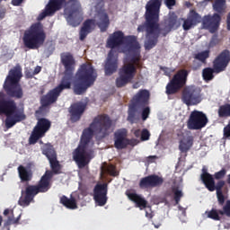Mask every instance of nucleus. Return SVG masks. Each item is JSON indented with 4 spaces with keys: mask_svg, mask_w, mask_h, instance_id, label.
<instances>
[{
    "mask_svg": "<svg viewBox=\"0 0 230 230\" xmlns=\"http://www.w3.org/2000/svg\"><path fill=\"white\" fill-rule=\"evenodd\" d=\"M163 0H149L146 4L145 22L138 25L137 31L143 33L146 31L145 49L147 51L154 49L159 42V37H166L172 30H177L181 23L177 20L175 13L169 15L165 21V25L161 28L159 25V13Z\"/></svg>",
    "mask_w": 230,
    "mask_h": 230,
    "instance_id": "f257e3e1",
    "label": "nucleus"
},
{
    "mask_svg": "<svg viewBox=\"0 0 230 230\" xmlns=\"http://www.w3.org/2000/svg\"><path fill=\"white\" fill-rule=\"evenodd\" d=\"M112 133V120L108 114H100L93 118L89 128L83 130L81 141L77 148L73 152V160L80 170L85 168L93 159L94 151L88 150L87 146L91 143L93 136H97L99 139H104Z\"/></svg>",
    "mask_w": 230,
    "mask_h": 230,
    "instance_id": "f03ea898",
    "label": "nucleus"
},
{
    "mask_svg": "<svg viewBox=\"0 0 230 230\" xmlns=\"http://www.w3.org/2000/svg\"><path fill=\"white\" fill-rule=\"evenodd\" d=\"M60 61L65 69L64 76L54 89L41 97L40 103L42 107H49V105L57 103L62 92L71 89V85H73V75H75L76 67L75 56L71 52H63L60 54Z\"/></svg>",
    "mask_w": 230,
    "mask_h": 230,
    "instance_id": "7ed1b4c3",
    "label": "nucleus"
},
{
    "mask_svg": "<svg viewBox=\"0 0 230 230\" xmlns=\"http://www.w3.org/2000/svg\"><path fill=\"white\" fill-rule=\"evenodd\" d=\"M0 116H5L4 125L6 128L15 127L17 123L26 119V113L23 109L17 107V102L0 92Z\"/></svg>",
    "mask_w": 230,
    "mask_h": 230,
    "instance_id": "20e7f679",
    "label": "nucleus"
},
{
    "mask_svg": "<svg viewBox=\"0 0 230 230\" xmlns=\"http://www.w3.org/2000/svg\"><path fill=\"white\" fill-rule=\"evenodd\" d=\"M51 179H53V172L46 171L37 185L28 184L25 187V190H22L21 191L22 196L18 200L19 206H22V208H28V206L33 202L36 195L49 191V190H51Z\"/></svg>",
    "mask_w": 230,
    "mask_h": 230,
    "instance_id": "39448f33",
    "label": "nucleus"
},
{
    "mask_svg": "<svg viewBox=\"0 0 230 230\" xmlns=\"http://www.w3.org/2000/svg\"><path fill=\"white\" fill-rule=\"evenodd\" d=\"M98 78V73L93 65L84 63L80 66L75 73L76 83L74 84L75 94H84L91 87L94 85V82Z\"/></svg>",
    "mask_w": 230,
    "mask_h": 230,
    "instance_id": "423d86ee",
    "label": "nucleus"
},
{
    "mask_svg": "<svg viewBox=\"0 0 230 230\" xmlns=\"http://www.w3.org/2000/svg\"><path fill=\"white\" fill-rule=\"evenodd\" d=\"M22 78V68L21 66H16L9 70L8 75L4 83V89L10 98H15L16 100H21L24 96L22 92V87L19 82Z\"/></svg>",
    "mask_w": 230,
    "mask_h": 230,
    "instance_id": "0eeeda50",
    "label": "nucleus"
},
{
    "mask_svg": "<svg viewBox=\"0 0 230 230\" xmlns=\"http://www.w3.org/2000/svg\"><path fill=\"white\" fill-rule=\"evenodd\" d=\"M23 45L28 49H39L46 42L44 25L40 22L31 25L23 33Z\"/></svg>",
    "mask_w": 230,
    "mask_h": 230,
    "instance_id": "6e6552de",
    "label": "nucleus"
},
{
    "mask_svg": "<svg viewBox=\"0 0 230 230\" xmlns=\"http://www.w3.org/2000/svg\"><path fill=\"white\" fill-rule=\"evenodd\" d=\"M98 22L94 19H87L83 22V26L79 31V39L80 40H85L87 35L92 33L93 31L96 28H100L102 33H105L107 30H109V26H111V20L109 19V14L105 11H99L97 13Z\"/></svg>",
    "mask_w": 230,
    "mask_h": 230,
    "instance_id": "1a4fd4ad",
    "label": "nucleus"
},
{
    "mask_svg": "<svg viewBox=\"0 0 230 230\" xmlns=\"http://www.w3.org/2000/svg\"><path fill=\"white\" fill-rule=\"evenodd\" d=\"M230 62L229 49H224L213 61V68L206 67L202 71V77L205 82H211L215 78L214 73H222L227 69Z\"/></svg>",
    "mask_w": 230,
    "mask_h": 230,
    "instance_id": "9d476101",
    "label": "nucleus"
},
{
    "mask_svg": "<svg viewBox=\"0 0 230 230\" xmlns=\"http://www.w3.org/2000/svg\"><path fill=\"white\" fill-rule=\"evenodd\" d=\"M150 103V91L146 89L139 90L132 98L131 102L128 106V119L131 123L136 120V116L141 109L148 106Z\"/></svg>",
    "mask_w": 230,
    "mask_h": 230,
    "instance_id": "9b49d317",
    "label": "nucleus"
},
{
    "mask_svg": "<svg viewBox=\"0 0 230 230\" xmlns=\"http://www.w3.org/2000/svg\"><path fill=\"white\" fill-rule=\"evenodd\" d=\"M64 15L70 26H79L84 15L80 0H68L66 3Z\"/></svg>",
    "mask_w": 230,
    "mask_h": 230,
    "instance_id": "f8f14e48",
    "label": "nucleus"
},
{
    "mask_svg": "<svg viewBox=\"0 0 230 230\" xmlns=\"http://www.w3.org/2000/svg\"><path fill=\"white\" fill-rule=\"evenodd\" d=\"M189 75L190 70H178L165 87L166 94H168V96L172 94H177V93L180 92L181 89L186 86Z\"/></svg>",
    "mask_w": 230,
    "mask_h": 230,
    "instance_id": "ddd939ff",
    "label": "nucleus"
},
{
    "mask_svg": "<svg viewBox=\"0 0 230 230\" xmlns=\"http://www.w3.org/2000/svg\"><path fill=\"white\" fill-rule=\"evenodd\" d=\"M51 128V121L46 118L38 119L36 126L33 128L29 137V145H35L39 139L44 137L46 133Z\"/></svg>",
    "mask_w": 230,
    "mask_h": 230,
    "instance_id": "4468645a",
    "label": "nucleus"
},
{
    "mask_svg": "<svg viewBox=\"0 0 230 230\" xmlns=\"http://www.w3.org/2000/svg\"><path fill=\"white\" fill-rule=\"evenodd\" d=\"M137 67L134 64H126L119 71V76L116 79V86L119 88L125 87L127 84H130L136 76Z\"/></svg>",
    "mask_w": 230,
    "mask_h": 230,
    "instance_id": "2eb2a0df",
    "label": "nucleus"
},
{
    "mask_svg": "<svg viewBox=\"0 0 230 230\" xmlns=\"http://www.w3.org/2000/svg\"><path fill=\"white\" fill-rule=\"evenodd\" d=\"M224 186H226V181L219 180L217 183H215V178H213L209 182L205 185L208 191H216L218 206L225 205L226 200H227L226 195L224 194L227 193V188L224 189Z\"/></svg>",
    "mask_w": 230,
    "mask_h": 230,
    "instance_id": "dca6fc26",
    "label": "nucleus"
},
{
    "mask_svg": "<svg viewBox=\"0 0 230 230\" xmlns=\"http://www.w3.org/2000/svg\"><path fill=\"white\" fill-rule=\"evenodd\" d=\"M126 48H128V53H132L133 55L130 59V63L128 64H133L136 67H139V61L141 60L139 49H141V46L137 41V38L136 36H127Z\"/></svg>",
    "mask_w": 230,
    "mask_h": 230,
    "instance_id": "f3484780",
    "label": "nucleus"
},
{
    "mask_svg": "<svg viewBox=\"0 0 230 230\" xmlns=\"http://www.w3.org/2000/svg\"><path fill=\"white\" fill-rule=\"evenodd\" d=\"M206 125H208V117L204 112L197 110L190 112L187 120V128L189 130H201Z\"/></svg>",
    "mask_w": 230,
    "mask_h": 230,
    "instance_id": "a211bd4d",
    "label": "nucleus"
},
{
    "mask_svg": "<svg viewBox=\"0 0 230 230\" xmlns=\"http://www.w3.org/2000/svg\"><path fill=\"white\" fill-rule=\"evenodd\" d=\"M181 100L188 107L199 105L202 102L200 90L195 86L185 87L182 91Z\"/></svg>",
    "mask_w": 230,
    "mask_h": 230,
    "instance_id": "6ab92c4d",
    "label": "nucleus"
},
{
    "mask_svg": "<svg viewBox=\"0 0 230 230\" xmlns=\"http://www.w3.org/2000/svg\"><path fill=\"white\" fill-rule=\"evenodd\" d=\"M164 183V178L157 174H150L142 178L139 181L140 190H148V188H161Z\"/></svg>",
    "mask_w": 230,
    "mask_h": 230,
    "instance_id": "aec40b11",
    "label": "nucleus"
},
{
    "mask_svg": "<svg viewBox=\"0 0 230 230\" xmlns=\"http://www.w3.org/2000/svg\"><path fill=\"white\" fill-rule=\"evenodd\" d=\"M222 21V16L215 13L213 15H205L202 19V26L205 30H208L210 33H215L220 28V22Z\"/></svg>",
    "mask_w": 230,
    "mask_h": 230,
    "instance_id": "412c9836",
    "label": "nucleus"
},
{
    "mask_svg": "<svg viewBox=\"0 0 230 230\" xmlns=\"http://www.w3.org/2000/svg\"><path fill=\"white\" fill-rule=\"evenodd\" d=\"M123 44H127V37L121 31H116L112 34H110L106 46L111 49H116V48H119V46H123Z\"/></svg>",
    "mask_w": 230,
    "mask_h": 230,
    "instance_id": "4be33fe9",
    "label": "nucleus"
},
{
    "mask_svg": "<svg viewBox=\"0 0 230 230\" xmlns=\"http://www.w3.org/2000/svg\"><path fill=\"white\" fill-rule=\"evenodd\" d=\"M86 108L87 105H85V103L82 102L73 103L68 110V112L70 114V121L72 123H76V121H80L82 116H84V112H85Z\"/></svg>",
    "mask_w": 230,
    "mask_h": 230,
    "instance_id": "5701e85b",
    "label": "nucleus"
},
{
    "mask_svg": "<svg viewBox=\"0 0 230 230\" xmlns=\"http://www.w3.org/2000/svg\"><path fill=\"white\" fill-rule=\"evenodd\" d=\"M118 56L114 55V51L110 50L104 65L106 76H111L118 71Z\"/></svg>",
    "mask_w": 230,
    "mask_h": 230,
    "instance_id": "b1692460",
    "label": "nucleus"
},
{
    "mask_svg": "<svg viewBox=\"0 0 230 230\" xmlns=\"http://www.w3.org/2000/svg\"><path fill=\"white\" fill-rule=\"evenodd\" d=\"M93 199L101 207L107 204V183L95 185L93 189Z\"/></svg>",
    "mask_w": 230,
    "mask_h": 230,
    "instance_id": "393cba45",
    "label": "nucleus"
},
{
    "mask_svg": "<svg viewBox=\"0 0 230 230\" xmlns=\"http://www.w3.org/2000/svg\"><path fill=\"white\" fill-rule=\"evenodd\" d=\"M181 21H183L182 28L184 31H188L191 28H195L202 21V17L195 10H191L187 19H181Z\"/></svg>",
    "mask_w": 230,
    "mask_h": 230,
    "instance_id": "a878e982",
    "label": "nucleus"
},
{
    "mask_svg": "<svg viewBox=\"0 0 230 230\" xmlns=\"http://www.w3.org/2000/svg\"><path fill=\"white\" fill-rule=\"evenodd\" d=\"M128 131L125 128L119 129L114 133V146L117 150H123L128 146Z\"/></svg>",
    "mask_w": 230,
    "mask_h": 230,
    "instance_id": "bb28decb",
    "label": "nucleus"
},
{
    "mask_svg": "<svg viewBox=\"0 0 230 230\" xmlns=\"http://www.w3.org/2000/svg\"><path fill=\"white\" fill-rule=\"evenodd\" d=\"M125 195L131 200V202H134L136 204V208H139L140 209H145L146 206H148V201L145 199L141 195L131 192L130 190H126Z\"/></svg>",
    "mask_w": 230,
    "mask_h": 230,
    "instance_id": "cd10ccee",
    "label": "nucleus"
},
{
    "mask_svg": "<svg viewBox=\"0 0 230 230\" xmlns=\"http://www.w3.org/2000/svg\"><path fill=\"white\" fill-rule=\"evenodd\" d=\"M4 217H7V219L4 222V226L2 230H10V226L13 224H19V220H21V215L15 218L13 215V209L5 208L4 210Z\"/></svg>",
    "mask_w": 230,
    "mask_h": 230,
    "instance_id": "c85d7f7f",
    "label": "nucleus"
},
{
    "mask_svg": "<svg viewBox=\"0 0 230 230\" xmlns=\"http://www.w3.org/2000/svg\"><path fill=\"white\" fill-rule=\"evenodd\" d=\"M17 170L21 182H30L33 179V171L29 167L20 165Z\"/></svg>",
    "mask_w": 230,
    "mask_h": 230,
    "instance_id": "c756f323",
    "label": "nucleus"
},
{
    "mask_svg": "<svg viewBox=\"0 0 230 230\" xmlns=\"http://www.w3.org/2000/svg\"><path fill=\"white\" fill-rule=\"evenodd\" d=\"M60 204L66 208V209H78V203L76 202V198L71 196L67 198L66 196L63 195L60 198Z\"/></svg>",
    "mask_w": 230,
    "mask_h": 230,
    "instance_id": "7c9ffc66",
    "label": "nucleus"
},
{
    "mask_svg": "<svg viewBox=\"0 0 230 230\" xmlns=\"http://www.w3.org/2000/svg\"><path fill=\"white\" fill-rule=\"evenodd\" d=\"M66 3H67L66 0H50L47 5L49 13H55V12L62 10L64 4L66 7Z\"/></svg>",
    "mask_w": 230,
    "mask_h": 230,
    "instance_id": "2f4dec72",
    "label": "nucleus"
},
{
    "mask_svg": "<svg viewBox=\"0 0 230 230\" xmlns=\"http://www.w3.org/2000/svg\"><path fill=\"white\" fill-rule=\"evenodd\" d=\"M212 8L216 13L222 15L226 13V10H227V2L226 0H215L212 4Z\"/></svg>",
    "mask_w": 230,
    "mask_h": 230,
    "instance_id": "473e14b6",
    "label": "nucleus"
},
{
    "mask_svg": "<svg viewBox=\"0 0 230 230\" xmlns=\"http://www.w3.org/2000/svg\"><path fill=\"white\" fill-rule=\"evenodd\" d=\"M193 146V137H188L186 140L180 142L179 149L182 154H186Z\"/></svg>",
    "mask_w": 230,
    "mask_h": 230,
    "instance_id": "72a5a7b5",
    "label": "nucleus"
},
{
    "mask_svg": "<svg viewBox=\"0 0 230 230\" xmlns=\"http://www.w3.org/2000/svg\"><path fill=\"white\" fill-rule=\"evenodd\" d=\"M42 154L46 155L49 161L57 159V151H55V147L51 145H46L42 149Z\"/></svg>",
    "mask_w": 230,
    "mask_h": 230,
    "instance_id": "f704fd0d",
    "label": "nucleus"
},
{
    "mask_svg": "<svg viewBox=\"0 0 230 230\" xmlns=\"http://www.w3.org/2000/svg\"><path fill=\"white\" fill-rule=\"evenodd\" d=\"M49 164H50V168L52 171V177H53V173L55 175H58L59 173H62L61 170H62V165H60V162H58V160L57 158H54L52 160H49Z\"/></svg>",
    "mask_w": 230,
    "mask_h": 230,
    "instance_id": "c9c22d12",
    "label": "nucleus"
},
{
    "mask_svg": "<svg viewBox=\"0 0 230 230\" xmlns=\"http://www.w3.org/2000/svg\"><path fill=\"white\" fill-rule=\"evenodd\" d=\"M218 118H229L230 117V104L226 103L219 106L217 110Z\"/></svg>",
    "mask_w": 230,
    "mask_h": 230,
    "instance_id": "e433bc0d",
    "label": "nucleus"
},
{
    "mask_svg": "<svg viewBox=\"0 0 230 230\" xmlns=\"http://www.w3.org/2000/svg\"><path fill=\"white\" fill-rule=\"evenodd\" d=\"M209 50H204L194 54L195 60H199L201 64H206L208 58H209Z\"/></svg>",
    "mask_w": 230,
    "mask_h": 230,
    "instance_id": "4c0bfd02",
    "label": "nucleus"
},
{
    "mask_svg": "<svg viewBox=\"0 0 230 230\" xmlns=\"http://www.w3.org/2000/svg\"><path fill=\"white\" fill-rule=\"evenodd\" d=\"M201 172L202 173L200 174V180L204 186H206L213 179V176L211 173L208 172V168H206V166H203Z\"/></svg>",
    "mask_w": 230,
    "mask_h": 230,
    "instance_id": "58836bf2",
    "label": "nucleus"
},
{
    "mask_svg": "<svg viewBox=\"0 0 230 230\" xmlns=\"http://www.w3.org/2000/svg\"><path fill=\"white\" fill-rule=\"evenodd\" d=\"M206 215L208 218H211V220H216V221L221 220L220 210L217 208H212L209 211H206Z\"/></svg>",
    "mask_w": 230,
    "mask_h": 230,
    "instance_id": "ea45409f",
    "label": "nucleus"
},
{
    "mask_svg": "<svg viewBox=\"0 0 230 230\" xmlns=\"http://www.w3.org/2000/svg\"><path fill=\"white\" fill-rule=\"evenodd\" d=\"M172 191L174 195L175 204L177 205L179 202H181V199H182L184 194L182 193V190L179 189V187H172Z\"/></svg>",
    "mask_w": 230,
    "mask_h": 230,
    "instance_id": "a19ab883",
    "label": "nucleus"
},
{
    "mask_svg": "<svg viewBox=\"0 0 230 230\" xmlns=\"http://www.w3.org/2000/svg\"><path fill=\"white\" fill-rule=\"evenodd\" d=\"M219 215L230 218V199L226 200V204L223 205V209H219Z\"/></svg>",
    "mask_w": 230,
    "mask_h": 230,
    "instance_id": "79ce46f5",
    "label": "nucleus"
},
{
    "mask_svg": "<svg viewBox=\"0 0 230 230\" xmlns=\"http://www.w3.org/2000/svg\"><path fill=\"white\" fill-rule=\"evenodd\" d=\"M226 175H227V170L226 168H222L219 172L214 173L213 179H216V181H222Z\"/></svg>",
    "mask_w": 230,
    "mask_h": 230,
    "instance_id": "37998d69",
    "label": "nucleus"
},
{
    "mask_svg": "<svg viewBox=\"0 0 230 230\" xmlns=\"http://www.w3.org/2000/svg\"><path fill=\"white\" fill-rule=\"evenodd\" d=\"M106 171L111 177H118V175H119V172L116 170V166L114 164L108 165Z\"/></svg>",
    "mask_w": 230,
    "mask_h": 230,
    "instance_id": "c03bdc74",
    "label": "nucleus"
},
{
    "mask_svg": "<svg viewBox=\"0 0 230 230\" xmlns=\"http://www.w3.org/2000/svg\"><path fill=\"white\" fill-rule=\"evenodd\" d=\"M142 110V119L143 121H146L148 119V116H150V107L145 106L144 108H141Z\"/></svg>",
    "mask_w": 230,
    "mask_h": 230,
    "instance_id": "a18cd8bd",
    "label": "nucleus"
},
{
    "mask_svg": "<svg viewBox=\"0 0 230 230\" xmlns=\"http://www.w3.org/2000/svg\"><path fill=\"white\" fill-rule=\"evenodd\" d=\"M150 131L146 128L142 129L141 135H140V140L141 141H148L150 139Z\"/></svg>",
    "mask_w": 230,
    "mask_h": 230,
    "instance_id": "49530a36",
    "label": "nucleus"
},
{
    "mask_svg": "<svg viewBox=\"0 0 230 230\" xmlns=\"http://www.w3.org/2000/svg\"><path fill=\"white\" fill-rule=\"evenodd\" d=\"M164 4L168 10H172L173 6L177 4V0H164Z\"/></svg>",
    "mask_w": 230,
    "mask_h": 230,
    "instance_id": "de8ad7c7",
    "label": "nucleus"
},
{
    "mask_svg": "<svg viewBox=\"0 0 230 230\" xmlns=\"http://www.w3.org/2000/svg\"><path fill=\"white\" fill-rule=\"evenodd\" d=\"M53 14H54V13H49V12H48V6H47L45 12L41 13L39 15V20H40V21H42V19L48 17V15H53Z\"/></svg>",
    "mask_w": 230,
    "mask_h": 230,
    "instance_id": "09e8293b",
    "label": "nucleus"
},
{
    "mask_svg": "<svg viewBox=\"0 0 230 230\" xmlns=\"http://www.w3.org/2000/svg\"><path fill=\"white\" fill-rule=\"evenodd\" d=\"M224 137L230 138V124L224 128Z\"/></svg>",
    "mask_w": 230,
    "mask_h": 230,
    "instance_id": "8fccbe9b",
    "label": "nucleus"
},
{
    "mask_svg": "<svg viewBox=\"0 0 230 230\" xmlns=\"http://www.w3.org/2000/svg\"><path fill=\"white\" fill-rule=\"evenodd\" d=\"M127 143H128V146H136V145H137V143H139V141H137V139H136V138H131V139L128 138Z\"/></svg>",
    "mask_w": 230,
    "mask_h": 230,
    "instance_id": "3c124183",
    "label": "nucleus"
},
{
    "mask_svg": "<svg viewBox=\"0 0 230 230\" xmlns=\"http://www.w3.org/2000/svg\"><path fill=\"white\" fill-rule=\"evenodd\" d=\"M201 66H202V64L197 62L196 60L193 61V64H192L193 71H197L198 69H200Z\"/></svg>",
    "mask_w": 230,
    "mask_h": 230,
    "instance_id": "603ef678",
    "label": "nucleus"
},
{
    "mask_svg": "<svg viewBox=\"0 0 230 230\" xmlns=\"http://www.w3.org/2000/svg\"><path fill=\"white\" fill-rule=\"evenodd\" d=\"M218 44V37L214 35L210 40V46H217Z\"/></svg>",
    "mask_w": 230,
    "mask_h": 230,
    "instance_id": "864d4df0",
    "label": "nucleus"
},
{
    "mask_svg": "<svg viewBox=\"0 0 230 230\" xmlns=\"http://www.w3.org/2000/svg\"><path fill=\"white\" fill-rule=\"evenodd\" d=\"M22 3H24V0H12L11 4H13V6H21Z\"/></svg>",
    "mask_w": 230,
    "mask_h": 230,
    "instance_id": "5fc2aeb1",
    "label": "nucleus"
},
{
    "mask_svg": "<svg viewBox=\"0 0 230 230\" xmlns=\"http://www.w3.org/2000/svg\"><path fill=\"white\" fill-rule=\"evenodd\" d=\"M141 132H142L141 129H136V130H134L133 134H134L135 137H141Z\"/></svg>",
    "mask_w": 230,
    "mask_h": 230,
    "instance_id": "6e6d98bb",
    "label": "nucleus"
},
{
    "mask_svg": "<svg viewBox=\"0 0 230 230\" xmlns=\"http://www.w3.org/2000/svg\"><path fill=\"white\" fill-rule=\"evenodd\" d=\"M41 69L40 66H37L34 70V75H39V72L41 71Z\"/></svg>",
    "mask_w": 230,
    "mask_h": 230,
    "instance_id": "4d7b16f0",
    "label": "nucleus"
},
{
    "mask_svg": "<svg viewBox=\"0 0 230 230\" xmlns=\"http://www.w3.org/2000/svg\"><path fill=\"white\" fill-rule=\"evenodd\" d=\"M146 217L147 218H153L154 217V215L152 213H148L147 211L146 212Z\"/></svg>",
    "mask_w": 230,
    "mask_h": 230,
    "instance_id": "13d9d810",
    "label": "nucleus"
},
{
    "mask_svg": "<svg viewBox=\"0 0 230 230\" xmlns=\"http://www.w3.org/2000/svg\"><path fill=\"white\" fill-rule=\"evenodd\" d=\"M162 71H164L166 75V76H168L170 74L168 73V67H163Z\"/></svg>",
    "mask_w": 230,
    "mask_h": 230,
    "instance_id": "bf43d9fd",
    "label": "nucleus"
},
{
    "mask_svg": "<svg viewBox=\"0 0 230 230\" xmlns=\"http://www.w3.org/2000/svg\"><path fill=\"white\" fill-rule=\"evenodd\" d=\"M137 87H139V84L138 83H135L133 84V89H137Z\"/></svg>",
    "mask_w": 230,
    "mask_h": 230,
    "instance_id": "052dcab7",
    "label": "nucleus"
},
{
    "mask_svg": "<svg viewBox=\"0 0 230 230\" xmlns=\"http://www.w3.org/2000/svg\"><path fill=\"white\" fill-rule=\"evenodd\" d=\"M226 182H227V184H230V173L227 176Z\"/></svg>",
    "mask_w": 230,
    "mask_h": 230,
    "instance_id": "680f3d73",
    "label": "nucleus"
},
{
    "mask_svg": "<svg viewBox=\"0 0 230 230\" xmlns=\"http://www.w3.org/2000/svg\"><path fill=\"white\" fill-rule=\"evenodd\" d=\"M3 226V216H0V227Z\"/></svg>",
    "mask_w": 230,
    "mask_h": 230,
    "instance_id": "e2e57ef3",
    "label": "nucleus"
},
{
    "mask_svg": "<svg viewBox=\"0 0 230 230\" xmlns=\"http://www.w3.org/2000/svg\"><path fill=\"white\" fill-rule=\"evenodd\" d=\"M157 156H149V159H156Z\"/></svg>",
    "mask_w": 230,
    "mask_h": 230,
    "instance_id": "0e129e2a",
    "label": "nucleus"
}]
</instances>
